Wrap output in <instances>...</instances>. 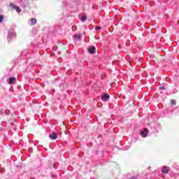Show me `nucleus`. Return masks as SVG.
I'll return each instance as SVG.
<instances>
[{
  "mask_svg": "<svg viewBox=\"0 0 179 179\" xmlns=\"http://www.w3.org/2000/svg\"><path fill=\"white\" fill-rule=\"evenodd\" d=\"M49 138L52 141H55V139H58V134L57 133H52L49 134Z\"/></svg>",
  "mask_w": 179,
  "mask_h": 179,
  "instance_id": "f257e3e1",
  "label": "nucleus"
},
{
  "mask_svg": "<svg viewBox=\"0 0 179 179\" xmlns=\"http://www.w3.org/2000/svg\"><path fill=\"white\" fill-rule=\"evenodd\" d=\"M141 135H142L143 138H146L148 136V128L145 127L144 131H141Z\"/></svg>",
  "mask_w": 179,
  "mask_h": 179,
  "instance_id": "f03ea898",
  "label": "nucleus"
},
{
  "mask_svg": "<svg viewBox=\"0 0 179 179\" xmlns=\"http://www.w3.org/2000/svg\"><path fill=\"white\" fill-rule=\"evenodd\" d=\"M108 99H110V95L105 94L104 95H103L101 96V100H103V101H107V100H108Z\"/></svg>",
  "mask_w": 179,
  "mask_h": 179,
  "instance_id": "7ed1b4c3",
  "label": "nucleus"
},
{
  "mask_svg": "<svg viewBox=\"0 0 179 179\" xmlns=\"http://www.w3.org/2000/svg\"><path fill=\"white\" fill-rule=\"evenodd\" d=\"M88 51L90 54H92V55L94 54V52H96V47L94 46L92 47L91 48L89 49Z\"/></svg>",
  "mask_w": 179,
  "mask_h": 179,
  "instance_id": "20e7f679",
  "label": "nucleus"
},
{
  "mask_svg": "<svg viewBox=\"0 0 179 179\" xmlns=\"http://www.w3.org/2000/svg\"><path fill=\"white\" fill-rule=\"evenodd\" d=\"M16 80V78L12 77L8 80L9 85H13L15 83V81Z\"/></svg>",
  "mask_w": 179,
  "mask_h": 179,
  "instance_id": "39448f33",
  "label": "nucleus"
},
{
  "mask_svg": "<svg viewBox=\"0 0 179 179\" xmlns=\"http://www.w3.org/2000/svg\"><path fill=\"white\" fill-rule=\"evenodd\" d=\"M31 20V26H34V24H36V23H37V20L36 18H32L30 20Z\"/></svg>",
  "mask_w": 179,
  "mask_h": 179,
  "instance_id": "423d86ee",
  "label": "nucleus"
},
{
  "mask_svg": "<svg viewBox=\"0 0 179 179\" xmlns=\"http://www.w3.org/2000/svg\"><path fill=\"white\" fill-rule=\"evenodd\" d=\"M162 173H163V174H166V173H169V169L166 167H164L162 170Z\"/></svg>",
  "mask_w": 179,
  "mask_h": 179,
  "instance_id": "0eeeda50",
  "label": "nucleus"
},
{
  "mask_svg": "<svg viewBox=\"0 0 179 179\" xmlns=\"http://www.w3.org/2000/svg\"><path fill=\"white\" fill-rule=\"evenodd\" d=\"M9 6L11 8V9H16L17 6L15 5L13 3H10Z\"/></svg>",
  "mask_w": 179,
  "mask_h": 179,
  "instance_id": "6e6552de",
  "label": "nucleus"
},
{
  "mask_svg": "<svg viewBox=\"0 0 179 179\" xmlns=\"http://www.w3.org/2000/svg\"><path fill=\"white\" fill-rule=\"evenodd\" d=\"M74 38H77L78 40H80V38H82V34L74 35Z\"/></svg>",
  "mask_w": 179,
  "mask_h": 179,
  "instance_id": "1a4fd4ad",
  "label": "nucleus"
},
{
  "mask_svg": "<svg viewBox=\"0 0 179 179\" xmlns=\"http://www.w3.org/2000/svg\"><path fill=\"white\" fill-rule=\"evenodd\" d=\"M15 10L17 12V13H20V12H22V9H20L19 6L15 7Z\"/></svg>",
  "mask_w": 179,
  "mask_h": 179,
  "instance_id": "9d476101",
  "label": "nucleus"
},
{
  "mask_svg": "<svg viewBox=\"0 0 179 179\" xmlns=\"http://www.w3.org/2000/svg\"><path fill=\"white\" fill-rule=\"evenodd\" d=\"M87 19V17L86 16L81 17L82 22H86Z\"/></svg>",
  "mask_w": 179,
  "mask_h": 179,
  "instance_id": "9b49d317",
  "label": "nucleus"
},
{
  "mask_svg": "<svg viewBox=\"0 0 179 179\" xmlns=\"http://www.w3.org/2000/svg\"><path fill=\"white\" fill-rule=\"evenodd\" d=\"M171 103L172 104V106H176V104H177V102H176V100L173 99L171 101Z\"/></svg>",
  "mask_w": 179,
  "mask_h": 179,
  "instance_id": "f8f14e48",
  "label": "nucleus"
},
{
  "mask_svg": "<svg viewBox=\"0 0 179 179\" xmlns=\"http://www.w3.org/2000/svg\"><path fill=\"white\" fill-rule=\"evenodd\" d=\"M3 22V15H0V23Z\"/></svg>",
  "mask_w": 179,
  "mask_h": 179,
  "instance_id": "ddd939ff",
  "label": "nucleus"
},
{
  "mask_svg": "<svg viewBox=\"0 0 179 179\" xmlns=\"http://www.w3.org/2000/svg\"><path fill=\"white\" fill-rule=\"evenodd\" d=\"M5 114H6V115H8V114H10V110H5Z\"/></svg>",
  "mask_w": 179,
  "mask_h": 179,
  "instance_id": "4468645a",
  "label": "nucleus"
},
{
  "mask_svg": "<svg viewBox=\"0 0 179 179\" xmlns=\"http://www.w3.org/2000/svg\"><path fill=\"white\" fill-rule=\"evenodd\" d=\"M129 179H138V176H131V177L129 178Z\"/></svg>",
  "mask_w": 179,
  "mask_h": 179,
  "instance_id": "2eb2a0df",
  "label": "nucleus"
},
{
  "mask_svg": "<svg viewBox=\"0 0 179 179\" xmlns=\"http://www.w3.org/2000/svg\"><path fill=\"white\" fill-rule=\"evenodd\" d=\"M129 78H130V79H134V74H132V75L129 74Z\"/></svg>",
  "mask_w": 179,
  "mask_h": 179,
  "instance_id": "dca6fc26",
  "label": "nucleus"
},
{
  "mask_svg": "<svg viewBox=\"0 0 179 179\" xmlns=\"http://www.w3.org/2000/svg\"><path fill=\"white\" fill-rule=\"evenodd\" d=\"M96 30H100V29H101V27H96Z\"/></svg>",
  "mask_w": 179,
  "mask_h": 179,
  "instance_id": "f3484780",
  "label": "nucleus"
}]
</instances>
